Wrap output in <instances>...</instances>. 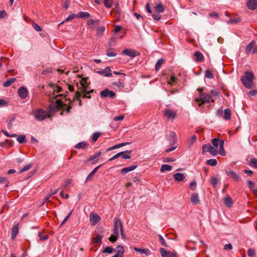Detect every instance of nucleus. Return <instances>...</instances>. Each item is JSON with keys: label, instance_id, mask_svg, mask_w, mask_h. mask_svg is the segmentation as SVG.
Segmentation results:
<instances>
[{"label": "nucleus", "instance_id": "nucleus-46", "mask_svg": "<svg viewBox=\"0 0 257 257\" xmlns=\"http://www.w3.org/2000/svg\"><path fill=\"white\" fill-rule=\"evenodd\" d=\"M100 136V133L99 132L95 133L93 134L92 140L93 142H96L98 138Z\"/></svg>", "mask_w": 257, "mask_h": 257}, {"label": "nucleus", "instance_id": "nucleus-63", "mask_svg": "<svg viewBox=\"0 0 257 257\" xmlns=\"http://www.w3.org/2000/svg\"><path fill=\"white\" fill-rule=\"evenodd\" d=\"M124 118L123 115H120L119 116H115L113 118L114 120H121Z\"/></svg>", "mask_w": 257, "mask_h": 257}, {"label": "nucleus", "instance_id": "nucleus-21", "mask_svg": "<svg viewBox=\"0 0 257 257\" xmlns=\"http://www.w3.org/2000/svg\"><path fill=\"white\" fill-rule=\"evenodd\" d=\"M173 177L176 181L180 182L185 179L184 174L177 173L173 175Z\"/></svg>", "mask_w": 257, "mask_h": 257}, {"label": "nucleus", "instance_id": "nucleus-13", "mask_svg": "<svg viewBox=\"0 0 257 257\" xmlns=\"http://www.w3.org/2000/svg\"><path fill=\"white\" fill-rule=\"evenodd\" d=\"M87 78H83L81 80L80 84L81 85V87L79 88V91L80 92L84 93L86 91V89L88 87V84L87 82Z\"/></svg>", "mask_w": 257, "mask_h": 257}, {"label": "nucleus", "instance_id": "nucleus-36", "mask_svg": "<svg viewBox=\"0 0 257 257\" xmlns=\"http://www.w3.org/2000/svg\"><path fill=\"white\" fill-rule=\"evenodd\" d=\"M172 169V167L171 165L164 164L163 165L161 168L160 171L161 172H163L165 171H170Z\"/></svg>", "mask_w": 257, "mask_h": 257}, {"label": "nucleus", "instance_id": "nucleus-64", "mask_svg": "<svg viewBox=\"0 0 257 257\" xmlns=\"http://www.w3.org/2000/svg\"><path fill=\"white\" fill-rule=\"evenodd\" d=\"M153 18L156 21H159L161 19V15L158 14H153Z\"/></svg>", "mask_w": 257, "mask_h": 257}, {"label": "nucleus", "instance_id": "nucleus-30", "mask_svg": "<svg viewBox=\"0 0 257 257\" xmlns=\"http://www.w3.org/2000/svg\"><path fill=\"white\" fill-rule=\"evenodd\" d=\"M102 166V165H100L99 166L96 167L95 169H93V170L88 175V176L87 177L86 180L88 181L90 180V179L92 177L95 173L97 172L98 169Z\"/></svg>", "mask_w": 257, "mask_h": 257}, {"label": "nucleus", "instance_id": "nucleus-6", "mask_svg": "<svg viewBox=\"0 0 257 257\" xmlns=\"http://www.w3.org/2000/svg\"><path fill=\"white\" fill-rule=\"evenodd\" d=\"M35 118L39 121H42L47 117H49L46 111L43 110L41 109H38L36 111L34 114Z\"/></svg>", "mask_w": 257, "mask_h": 257}, {"label": "nucleus", "instance_id": "nucleus-62", "mask_svg": "<svg viewBox=\"0 0 257 257\" xmlns=\"http://www.w3.org/2000/svg\"><path fill=\"white\" fill-rule=\"evenodd\" d=\"M248 186L249 189H252L254 186V183L252 181H247Z\"/></svg>", "mask_w": 257, "mask_h": 257}, {"label": "nucleus", "instance_id": "nucleus-11", "mask_svg": "<svg viewBox=\"0 0 257 257\" xmlns=\"http://www.w3.org/2000/svg\"><path fill=\"white\" fill-rule=\"evenodd\" d=\"M18 93L21 99H25L27 97L28 92V90L25 87H21L18 90Z\"/></svg>", "mask_w": 257, "mask_h": 257}, {"label": "nucleus", "instance_id": "nucleus-15", "mask_svg": "<svg viewBox=\"0 0 257 257\" xmlns=\"http://www.w3.org/2000/svg\"><path fill=\"white\" fill-rule=\"evenodd\" d=\"M122 54L129 56L132 58H134L135 56L139 54L135 50H130L127 49H124L122 51Z\"/></svg>", "mask_w": 257, "mask_h": 257}, {"label": "nucleus", "instance_id": "nucleus-29", "mask_svg": "<svg viewBox=\"0 0 257 257\" xmlns=\"http://www.w3.org/2000/svg\"><path fill=\"white\" fill-rule=\"evenodd\" d=\"M224 118L225 120H229L231 118V111L228 108H226L224 110Z\"/></svg>", "mask_w": 257, "mask_h": 257}, {"label": "nucleus", "instance_id": "nucleus-52", "mask_svg": "<svg viewBox=\"0 0 257 257\" xmlns=\"http://www.w3.org/2000/svg\"><path fill=\"white\" fill-rule=\"evenodd\" d=\"M113 85L118 87H123L124 84L120 81H116L113 83Z\"/></svg>", "mask_w": 257, "mask_h": 257}, {"label": "nucleus", "instance_id": "nucleus-43", "mask_svg": "<svg viewBox=\"0 0 257 257\" xmlns=\"http://www.w3.org/2000/svg\"><path fill=\"white\" fill-rule=\"evenodd\" d=\"M32 165L31 163L26 165L20 171L19 173H22L29 170L32 167Z\"/></svg>", "mask_w": 257, "mask_h": 257}, {"label": "nucleus", "instance_id": "nucleus-22", "mask_svg": "<svg viewBox=\"0 0 257 257\" xmlns=\"http://www.w3.org/2000/svg\"><path fill=\"white\" fill-rule=\"evenodd\" d=\"M137 168V165H133L127 167H125L121 170V173L122 174H126L130 171L134 170Z\"/></svg>", "mask_w": 257, "mask_h": 257}, {"label": "nucleus", "instance_id": "nucleus-20", "mask_svg": "<svg viewBox=\"0 0 257 257\" xmlns=\"http://www.w3.org/2000/svg\"><path fill=\"white\" fill-rule=\"evenodd\" d=\"M134 249L135 251L145 254L147 256H149L151 254L150 250L148 248L134 247Z\"/></svg>", "mask_w": 257, "mask_h": 257}, {"label": "nucleus", "instance_id": "nucleus-42", "mask_svg": "<svg viewBox=\"0 0 257 257\" xmlns=\"http://www.w3.org/2000/svg\"><path fill=\"white\" fill-rule=\"evenodd\" d=\"M17 140L20 143H24L26 142L25 136L21 135L18 137Z\"/></svg>", "mask_w": 257, "mask_h": 257}, {"label": "nucleus", "instance_id": "nucleus-45", "mask_svg": "<svg viewBox=\"0 0 257 257\" xmlns=\"http://www.w3.org/2000/svg\"><path fill=\"white\" fill-rule=\"evenodd\" d=\"M112 11H114L115 13H117L118 15L120 14V6L118 3H116L115 5V7L112 9Z\"/></svg>", "mask_w": 257, "mask_h": 257}, {"label": "nucleus", "instance_id": "nucleus-1", "mask_svg": "<svg viewBox=\"0 0 257 257\" xmlns=\"http://www.w3.org/2000/svg\"><path fill=\"white\" fill-rule=\"evenodd\" d=\"M71 109V106H67L59 99L56 100L55 102L52 103L49 106V109L51 112H56L59 109H63V110H65L67 112L69 113Z\"/></svg>", "mask_w": 257, "mask_h": 257}, {"label": "nucleus", "instance_id": "nucleus-26", "mask_svg": "<svg viewBox=\"0 0 257 257\" xmlns=\"http://www.w3.org/2000/svg\"><path fill=\"white\" fill-rule=\"evenodd\" d=\"M19 229H18V225L16 224L13 227L12 229V238L14 239L17 234L18 233Z\"/></svg>", "mask_w": 257, "mask_h": 257}, {"label": "nucleus", "instance_id": "nucleus-28", "mask_svg": "<svg viewBox=\"0 0 257 257\" xmlns=\"http://www.w3.org/2000/svg\"><path fill=\"white\" fill-rule=\"evenodd\" d=\"M194 56L196 61H201L203 59V55L199 52H196L194 53Z\"/></svg>", "mask_w": 257, "mask_h": 257}, {"label": "nucleus", "instance_id": "nucleus-25", "mask_svg": "<svg viewBox=\"0 0 257 257\" xmlns=\"http://www.w3.org/2000/svg\"><path fill=\"white\" fill-rule=\"evenodd\" d=\"M116 254L118 255L120 257H123V254L124 253V248L122 245H119L117 246L116 248Z\"/></svg>", "mask_w": 257, "mask_h": 257}, {"label": "nucleus", "instance_id": "nucleus-39", "mask_svg": "<svg viewBox=\"0 0 257 257\" xmlns=\"http://www.w3.org/2000/svg\"><path fill=\"white\" fill-rule=\"evenodd\" d=\"M87 146V144L85 142H80L75 145V148L76 149H84Z\"/></svg>", "mask_w": 257, "mask_h": 257}, {"label": "nucleus", "instance_id": "nucleus-9", "mask_svg": "<svg viewBox=\"0 0 257 257\" xmlns=\"http://www.w3.org/2000/svg\"><path fill=\"white\" fill-rule=\"evenodd\" d=\"M160 252L162 257H177V253L166 250L164 248H160Z\"/></svg>", "mask_w": 257, "mask_h": 257}, {"label": "nucleus", "instance_id": "nucleus-34", "mask_svg": "<svg viewBox=\"0 0 257 257\" xmlns=\"http://www.w3.org/2000/svg\"><path fill=\"white\" fill-rule=\"evenodd\" d=\"M169 139L171 140V143H175L176 140V135L173 132H171L169 135Z\"/></svg>", "mask_w": 257, "mask_h": 257}, {"label": "nucleus", "instance_id": "nucleus-58", "mask_svg": "<svg viewBox=\"0 0 257 257\" xmlns=\"http://www.w3.org/2000/svg\"><path fill=\"white\" fill-rule=\"evenodd\" d=\"M104 4L105 6L107 8H109L111 6V0H104Z\"/></svg>", "mask_w": 257, "mask_h": 257}, {"label": "nucleus", "instance_id": "nucleus-44", "mask_svg": "<svg viewBox=\"0 0 257 257\" xmlns=\"http://www.w3.org/2000/svg\"><path fill=\"white\" fill-rule=\"evenodd\" d=\"M250 165L254 168H257V159H251L250 160Z\"/></svg>", "mask_w": 257, "mask_h": 257}, {"label": "nucleus", "instance_id": "nucleus-33", "mask_svg": "<svg viewBox=\"0 0 257 257\" xmlns=\"http://www.w3.org/2000/svg\"><path fill=\"white\" fill-rule=\"evenodd\" d=\"M102 238V236L100 235H98L96 237L93 238L92 243L93 244H100L101 243V240Z\"/></svg>", "mask_w": 257, "mask_h": 257}, {"label": "nucleus", "instance_id": "nucleus-19", "mask_svg": "<svg viewBox=\"0 0 257 257\" xmlns=\"http://www.w3.org/2000/svg\"><path fill=\"white\" fill-rule=\"evenodd\" d=\"M227 175L231 177L234 180L238 181L240 180V177L234 171L226 172Z\"/></svg>", "mask_w": 257, "mask_h": 257}, {"label": "nucleus", "instance_id": "nucleus-37", "mask_svg": "<svg viewBox=\"0 0 257 257\" xmlns=\"http://www.w3.org/2000/svg\"><path fill=\"white\" fill-rule=\"evenodd\" d=\"M105 27L101 26L98 28L96 30V35L98 36H101L105 31Z\"/></svg>", "mask_w": 257, "mask_h": 257}, {"label": "nucleus", "instance_id": "nucleus-47", "mask_svg": "<svg viewBox=\"0 0 257 257\" xmlns=\"http://www.w3.org/2000/svg\"><path fill=\"white\" fill-rule=\"evenodd\" d=\"M158 237H159V240H160V242H161V244H162L163 246H165V247H167V246H168V245H167V244L166 243L165 241V240H164V238L162 236V235H160H160H158Z\"/></svg>", "mask_w": 257, "mask_h": 257}, {"label": "nucleus", "instance_id": "nucleus-32", "mask_svg": "<svg viewBox=\"0 0 257 257\" xmlns=\"http://www.w3.org/2000/svg\"><path fill=\"white\" fill-rule=\"evenodd\" d=\"M217 148L213 147L210 145V154L215 156L219 153Z\"/></svg>", "mask_w": 257, "mask_h": 257}, {"label": "nucleus", "instance_id": "nucleus-57", "mask_svg": "<svg viewBox=\"0 0 257 257\" xmlns=\"http://www.w3.org/2000/svg\"><path fill=\"white\" fill-rule=\"evenodd\" d=\"M177 79L176 77L174 76H172L170 78V81H169L168 83L169 84H170L171 85H173V83L176 82Z\"/></svg>", "mask_w": 257, "mask_h": 257}, {"label": "nucleus", "instance_id": "nucleus-24", "mask_svg": "<svg viewBox=\"0 0 257 257\" xmlns=\"http://www.w3.org/2000/svg\"><path fill=\"white\" fill-rule=\"evenodd\" d=\"M224 203L227 207H230L232 206L233 201L230 196L227 195V196L224 198Z\"/></svg>", "mask_w": 257, "mask_h": 257}, {"label": "nucleus", "instance_id": "nucleus-27", "mask_svg": "<svg viewBox=\"0 0 257 257\" xmlns=\"http://www.w3.org/2000/svg\"><path fill=\"white\" fill-rule=\"evenodd\" d=\"M90 16V15L89 13L87 12H81L77 14V18H88Z\"/></svg>", "mask_w": 257, "mask_h": 257}, {"label": "nucleus", "instance_id": "nucleus-14", "mask_svg": "<svg viewBox=\"0 0 257 257\" xmlns=\"http://www.w3.org/2000/svg\"><path fill=\"white\" fill-rule=\"evenodd\" d=\"M255 42L254 40L251 41L245 48V53L246 54H249L252 53V51L253 49V47L255 46Z\"/></svg>", "mask_w": 257, "mask_h": 257}, {"label": "nucleus", "instance_id": "nucleus-38", "mask_svg": "<svg viewBox=\"0 0 257 257\" xmlns=\"http://www.w3.org/2000/svg\"><path fill=\"white\" fill-rule=\"evenodd\" d=\"M164 62V60L163 59H160L158 61L155 66V69L156 71H158L160 69Z\"/></svg>", "mask_w": 257, "mask_h": 257}, {"label": "nucleus", "instance_id": "nucleus-40", "mask_svg": "<svg viewBox=\"0 0 257 257\" xmlns=\"http://www.w3.org/2000/svg\"><path fill=\"white\" fill-rule=\"evenodd\" d=\"M81 92H80L79 91H76L75 92V97H74V99L79 100V105L80 106L82 105V102H81V100L79 99V97H81Z\"/></svg>", "mask_w": 257, "mask_h": 257}, {"label": "nucleus", "instance_id": "nucleus-55", "mask_svg": "<svg viewBox=\"0 0 257 257\" xmlns=\"http://www.w3.org/2000/svg\"><path fill=\"white\" fill-rule=\"evenodd\" d=\"M209 152V145L206 144L204 145L202 147V152L203 154L206 153V152Z\"/></svg>", "mask_w": 257, "mask_h": 257}, {"label": "nucleus", "instance_id": "nucleus-2", "mask_svg": "<svg viewBox=\"0 0 257 257\" xmlns=\"http://www.w3.org/2000/svg\"><path fill=\"white\" fill-rule=\"evenodd\" d=\"M253 73L251 72H246L241 78V81L243 85L247 88H251L253 85Z\"/></svg>", "mask_w": 257, "mask_h": 257}, {"label": "nucleus", "instance_id": "nucleus-51", "mask_svg": "<svg viewBox=\"0 0 257 257\" xmlns=\"http://www.w3.org/2000/svg\"><path fill=\"white\" fill-rule=\"evenodd\" d=\"M247 254L249 256L253 257L255 255V250L249 248L247 250Z\"/></svg>", "mask_w": 257, "mask_h": 257}, {"label": "nucleus", "instance_id": "nucleus-31", "mask_svg": "<svg viewBox=\"0 0 257 257\" xmlns=\"http://www.w3.org/2000/svg\"><path fill=\"white\" fill-rule=\"evenodd\" d=\"M165 9L161 4H157L155 6V10L158 13H162L164 12Z\"/></svg>", "mask_w": 257, "mask_h": 257}, {"label": "nucleus", "instance_id": "nucleus-35", "mask_svg": "<svg viewBox=\"0 0 257 257\" xmlns=\"http://www.w3.org/2000/svg\"><path fill=\"white\" fill-rule=\"evenodd\" d=\"M16 80V79L14 78L8 79L4 83H3V86L6 87H8L10 86L13 83H14Z\"/></svg>", "mask_w": 257, "mask_h": 257}, {"label": "nucleus", "instance_id": "nucleus-8", "mask_svg": "<svg viewBox=\"0 0 257 257\" xmlns=\"http://www.w3.org/2000/svg\"><path fill=\"white\" fill-rule=\"evenodd\" d=\"M100 95L102 98H104L107 97L110 98H113L116 95L113 91L109 90L108 89H105L102 90L100 93Z\"/></svg>", "mask_w": 257, "mask_h": 257}, {"label": "nucleus", "instance_id": "nucleus-41", "mask_svg": "<svg viewBox=\"0 0 257 257\" xmlns=\"http://www.w3.org/2000/svg\"><path fill=\"white\" fill-rule=\"evenodd\" d=\"M219 181V179L216 177H213L211 180V183L214 187H215L216 185L218 184Z\"/></svg>", "mask_w": 257, "mask_h": 257}, {"label": "nucleus", "instance_id": "nucleus-60", "mask_svg": "<svg viewBox=\"0 0 257 257\" xmlns=\"http://www.w3.org/2000/svg\"><path fill=\"white\" fill-rule=\"evenodd\" d=\"M217 164V160L216 159H210V166H215Z\"/></svg>", "mask_w": 257, "mask_h": 257}, {"label": "nucleus", "instance_id": "nucleus-49", "mask_svg": "<svg viewBox=\"0 0 257 257\" xmlns=\"http://www.w3.org/2000/svg\"><path fill=\"white\" fill-rule=\"evenodd\" d=\"M101 154V152H96L95 153V154L94 155V156H91L87 160V162H90L94 159H95V158H97L98 157H99Z\"/></svg>", "mask_w": 257, "mask_h": 257}, {"label": "nucleus", "instance_id": "nucleus-17", "mask_svg": "<svg viewBox=\"0 0 257 257\" xmlns=\"http://www.w3.org/2000/svg\"><path fill=\"white\" fill-rule=\"evenodd\" d=\"M110 68L109 66H108L106 67L104 69L98 71V73L103 74L106 77H111L112 76V73H110Z\"/></svg>", "mask_w": 257, "mask_h": 257}, {"label": "nucleus", "instance_id": "nucleus-50", "mask_svg": "<svg viewBox=\"0 0 257 257\" xmlns=\"http://www.w3.org/2000/svg\"><path fill=\"white\" fill-rule=\"evenodd\" d=\"M196 186H197V183L196 181H193L192 182H191L190 184V185H189V188H190V189H191L192 191H194L196 189Z\"/></svg>", "mask_w": 257, "mask_h": 257}, {"label": "nucleus", "instance_id": "nucleus-61", "mask_svg": "<svg viewBox=\"0 0 257 257\" xmlns=\"http://www.w3.org/2000/svg\"><path fill=\"white\" fill-rule=\"evenodd\" d=\"M75 17H77V15H76L75 14H71L66 19L65 21H68L74 19Z\"/></svg>", "mask_w": 257, "mask_h": 257}, {"label": "nucleus", "instance_id": "nucleus-5", "mask_svg": "<svg viewBox=\"0 0 257 257\" xmlns=\"http://www.w3.org/2000/svg\"><path fill=\"white\" fill-rule=\"evenodd\" d=\"M212 144L213 146V147L217 148L218 146H219V154L222 156H225V151L224 149V142L223 140H219L218 139H213L212 140Z\"/></svg>", "mask_w": 257, "mask_h": 257}, {"label": "nucleus", "instance_id": "nucleus-12", "mask_svg": "<svg viewBox=\"0 0 257 257\" xmlns=\"http://www.w3.org/2000/svg\"><path fill=\"white\" fill-rule=\"evenodd\" d=\"M246 6L249 10H255L257 9V0H247Z\"/></svg>", "mask_w": 257, "mask_h": 257}, {"label": "nucleus", "instance_id": "nucleus-18", "mask_svg": "<svg viewBox=\"0 0 257 257\" xmlns=\"http://www.w3.org/2000/svg\"><path fill=\"white\" fill-rule=\"evenodd\" d=\"M191 202L193 205H197L199 203L200 200L198 198V195L197 193H193L191 196Z\"/></svg>", "mask_w": 257, "mask_h": 257}, {"label": "nucleus", "instance_id": "nucleus-4", "mask_svg": "<svg viewBox=\"0 0 257 257\" xmlns=\"http://www.w3.org/2000/svg\"><path fill=\"white\" fill-rule=\"evenodd\" d=\"M197 90L199 92V97H197L195 100L198 102L199 106H201L202 104L209 101V97L208 94L203 91V88H198Z\"/></svg>", "mask_w": 257, "mask_h": 257}, {"label": "nucleus", "instance_id": "nucleus-48", "mask_svg": "<svg viewBox=\"0 0 257 257\" xmlns=\"http://www.w3.org/2000/svg\"><path fill=\"white\" fill-rule=\"evenodd\" d=\"M38 236L40 238V240H41L42 241L45 240L48 238V235H43L42 233L41 232H39Z\"/></svg>", "mask_w": 257, "mask_h": 257}, {"label": "nucleus", "instance_id": "nucleus-53", "mask_svg": "<svg viewBox=\"0 0 257 257\" xmlns=\"http://www.w3.org/2000/svg\"><path fill=\"white\" fill-rule=\"evenodd\" d=\"M118 235H111L108 238L109 240L112 242H115L118 238Z\"/></svg>", "mask_w": 257, "mask_h": 257}, {"label": "nucleus", "instance_id": "nucleus-3", "mask_svg": "<svg viewBox=\"0 0 257 257\" xmlns=\"http://www.w3.org/2000/svg\"><path fill=\"white\" fill-rule=\"evenodd\" d=\"M113 233L116 235H119V233L121 235V238L124 239L125 236L123 230V225L121 221L117 218L115 217L113 220Z\"/></svg>", "mask_w": 257, "mask_h": 257}, {"label": "nucleus", "instance_id": "nucleus-10", "mask_svg": "<svg viewBox=\"0 0 257 257\" xmlns=\"http://www.w3.org/2000/svg\"><path fill=\"white\" fill-rule=\"evenodd\" d=\"M90 220L91 225H94L100 220V217L96 213H91L90 214Z\"/></svg>", "mask_w": 257, "mask_h": 257}, {"label": "nucleus", "instance_id": "nucleus-7", "mask_svg": "<svg viewBox=\"0 0 257 257\" xmlns=\"http://www.w3.org/2000/svg\"><path fill=\"white\" fill-rule=\"evenodd\" d=\"M131 153H132V151H125L124 152H119V153H117V154L114 155L111 158H110L108 160V161H112L115 159H116L117 158H118L119 157V156H121V157L124 159H130L131 158V156L130 155H128L125 154L128 153L130 154Z\"/></svg>", "mask_w": 257, "mask_h": 257}, {"label": "nucleus", "instance_id": "nucleus-16", "mask_svg": "<svg viewBox=\"0 0 257 257\" xmlns=\"http://www.w3.org/2000/svg\"><path fill=\"white\" fill-rule=\"evenodd\" d=\"M99 20H93V19H90L88 20L87 21V24L89 26V27L91 29H94L95 27H97L98 26L99 24Z\"/></svg>", "mask_w": 257, "mask_h": 257}, {"label": "nucleus", "instance_id": "nucleus-56", "mask_svg": "<svg viewBox=\"0 0 257 257\" xmlns=\"http://www.w3.org/2000/svg\"><path fill=\"white\" fill-rule=\"evenodd\" d=\"M113 250V248L110 246L106 247L103 250V252H107L108 253H111Z\"/></svg>", "mask_w": 257, "mask_h": 257}, {"label": "nucleus", "instance_id": "nucleus-54", "mask_svg": "<svg viewBox=\"0 0 257 257\" xmlns=\"http://www.w3.org/2000/svg\"><path fill=\"white\" fill-rule=\"evenodd\" d=\"M219 94V93L217 91L215 90V91H212L211 90V92H210V101H213V99H211V95H215V96H218Z\"/></svg>", "mask_w": 257, "mask_h": 257}, {"label": "nucleus", "instance_id": "nucleus-23", "mask_svg": "<svg viewBox=\"0 0 257 257\" xmlns=\"http://www.w3.org/2000/svg\"><path fill=\"white\" fill-rule=\"evenodd\" d=\"M165 115L168 117L169 118L173 119L176 115V112L171 111L169 109H167L164 112Z\"/></svg>", "mask_w": 257, "mask_h": 257}, {"label": "nucleus", "instance_id": "nucleus-59", "mask_svg": "<svg viewBox=\"0 0 257 257\" xmlns=\"http://www.w3.org/2000/svg\"><path fill=\"white\" fill-rule=\"evenodd\" d=\"M33 26L34 29L36 31H37L38 32H40V31H42L41 28L39 25H38L37 24H36L35 23H34L33 25Z\"/></svg>", "mask_w": 257, "mask_h": 257}]
</instances>
